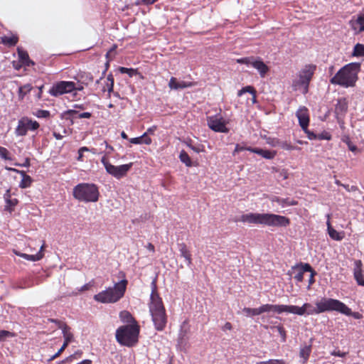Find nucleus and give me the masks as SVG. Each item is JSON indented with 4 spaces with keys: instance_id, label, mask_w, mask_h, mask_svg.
I'll use <instances>...</instances> for the list:
<instances>
[{
    "instance_id": "1",
    "label": "nucleus",
    "mask_w": 364,
    "mask_h": 364,
    "mask_svg": "<svg viewBox=\"0 0 364 364\" xmlns=\"http://www.w3.org/2000/svg\"><path fill=\"white\" fill-rule=\"evenodd\" d=\"M314 306L310 303H304L301 306L280 304L281 314L286 312L298 316L319 314L326 311H338L343 314H350V309L342 301L331 299L322 298L315 303Z\"/></svg>"
},
{
    "instance_id": "2",
    "label": "nucleus",
    "mask_w": 364,
    "mask_h": 364,
    "mask_svg": "<svg viewBox=\"0 0 364 364\" xmlns=\"http://www.w3.org/2000/svg\"><path fill=\"white\" fill-rule=\"evenodd\" d=\"M235 221L270 227L285 228L290 224V220L286 216L274 213H250L242 215L238 219H236Z\"/></svg>"
},
{
    "instance_id": "3",
    "label": "nucleus",
    "mask_w": 364,
    "mask_h": 364,
    "mask_svg": "<svg viewBox=\"0 0 364 364\" xmlns=\"http://www.w3.org/2000/svg\"><path fill=\"white\" fill-rule=\"evenodd\" d=\"M149 307L155 328L159 331H163L167 323V316L162 299L157 293L155 281L151 282V294Z\"/></svg>"
},
{
    "instance_id": "4",
    "label": "nucleus",
    "mask_w": 364,
    "mask_h": 364,
    "mask_svg": "<svg viewBox=\"0 0 364 364\" xmlns=\"http://www.w3.org/2000/svg\"><path fill=\"white\" fill-rule=\"evenodd\" d=\"M360 67V63H350L346 65L330 80L331 83L343 87H354L358 79V74Z\"/></svg>"
},
{
    "instance_id": "5",
    "label": "nucleus",
    "mask_w": 364,
    "mask_h": 364,
    "mask_svg": "<svg viewBox=\"0 0 364 364\" xmlns=\"http://www.w3.org/2000/svg\"><path fill=\"white\" fill-rule=\"evenodd\" d=\"M127 281L123 279L116 283L113 287H109L94 296V299L100 303H116L124 295Z\"/></svg>"
},
{
    "instance_id": "6",
    "label": "nucleus",
    "mask_w": 364,
    "mask_h": 364,
    "mask_svg": "<svg viewBox=\"0 0 364 364\" xmlns=\"http://www.w3.org/2000/svg\"><path fill=\"white\" fill-rule=\"evenodd\" d=\"M139 326L137 323L119 327L116 331L117 341L125 346H134L138 342Z\"/></svg>"
},
{
    "instance_id": "7",
    "label": "nucleus",
    "mask_w": 364,
    "mask_h": 364,
    "mask_svg": "<svg viewBox=\"0 0 364 364\" xmlns=\"http://www.w3.org/2000/svg\"><path fill=\"white\" fill-rule=\"evenodd\" d=\"M73 197L81 202H97L100 192L98 187L94 183H82L73 188Z\"/></svg>"
},
{
    "instance_id": "8",
    "label": "nucleus",
    "mask_w": 364,
    "mask_h": 364,
    "mask_svg": "<svg viewBox=\"0 0 364 364\" xmlns=\"http://www.w3.org/2000/svg\"><path fill=\"white\" fill-rule=\"evenodd\" d=\"M316 65H306L298 73L296 77L292 81L294 90H301L304 95L309 92V83L316 70Z\"/></svg>"
},
{
    "instance_id": "9",
    "label": "nucleus",
    "mask_w": 364,
    "mask_h": 364,
    "mask_svg": "<svg viewBox=\"0 0 364 364\" xmlns=\"http://www.w3.org/2000/svg\"><path fill=\"white\" fill-rule=\"evenodd\" d=\"M40 127L39 123L28 117H23L18 121V125L15 129V134L17 136H24L28 131L34 132Z\"/></svg>"
},
{
    "instance_id": "10",
    "label": "nucleus",
    "mask_w": 364,
    "mask_h": 364,
    "mask_svg": "<svg viewBox=\"0 0 364 364\" xmlns=\"http://www.w3.org/2000/svg\"><path fill=\"white\" fill-rule=\"evenodd\" d=\"M75 83L72 81H59L53 84L48 92L50 95L58 97L74 91Z\"/></svg>"
},
{
    "instance_id": "11",
    "label": "nucleus",
    "mask_w": 364,
    "mask_h": 364,
    "mask_svg": "<svg viewBox=\"0 0 364 364\" xmlns=\"http://www.w3.org/2000/svg\"><path fill=\"white\" fill-rule=\"evenodd\" d=\"M273 311L277 314H281L280 311V304H263L260 306L259 308H249L245 307L242 309V312L245 314L246 316H258L265 312Z\"/></svg>"
},
{
    "instance_id": "12",
    "label": "nucleus",
    "mask_w": 364,
    "mask_h": 364,
    "mask_svg": "<svg viewBox=\"0 0 364 364\" xmlns=\"http://www.w3.org/2000/svg\"><path fill=\"white\" fill-rule=\"evenodd\" d=\"M208 127L215 132L228 133L229 129L226 127V121L219 115L207 117Z\"/></svg>"
},
{
    "instance_id": "13",
    "label": "nucleus",
    "mask_w": 364,
    "mask_h": 364,
    "mask_svg": "<svg viewBox=\"0 0 364 364\" xmlns=\"http://www.w3.org/2000/svg\"><path fill=\"white\" fill-rule=\"evenodd\" d=\"M59 328L62 330V333L64 338V343H61V348L58 350V351L53 355L50 360H54L58 358L66 348L68 344L72 342L74 339V336L73 333L70 331V327H69L67 324L60 325Z\"/></svg>"
},
{
    "instance_id": "14",
    "label": "nucleus",
    "mask_w": 364,
    "mask_h": 364,
    "mask_svg": "<svg viewBox=\"0 0 364 364\" xmlns=\"http://www.w3.org/2000/svg\"><path fill=\"white\" fill-rule=\"evenodd\" d=\"M132 163L123 164L120 166H114L111 164L110 166L107 168V172L117 179H120L124 177L128 171L131 169Z\"/></svg>"
},
{
    "instance_id": "15",
    "label": "nucleus",
    "mask_w": 364,
    "mask_h": 364,
    "mask_svg": "<svg viewBox=\"0 0 364 364\" xmlns=\"http://www.w3.org/2000/svg\"><path fill=\"white\" fill-rule=\"evenodd\" d=\"M311 267L308 263H299L293 266L289 271V274L294 275V279L298 282H301L304 279V274L307 271H311Z\"/></svg>"
},
{
    "instance_id": "16",
    "label": "nucleus",
    "mask_w": 364,
    "mask_h": 364,
    "mask_svg": "<svg viewBox=\"0 0 364 364\" xmlns=\"http://www.w3.org/2000/svg\"><path fill=\"white\" fill-rule=\"evenodd\" d=\"M300 127L303 130H306L309 124V114L308 109L303 106L299 107L296 113Z\"/></svg>"
},
{
    "instance_id": "17",
    "label": "nucleus",
    "mask_w": 364,
    "mask_h": 364,
    "mask_svg": "<svg viewBox=\"0 0 364 364\" xmlns=\"http://www.w3.org/2000/svg\"><path fill=\"white\" fill-rule=\"evenodd\" d=\"M353 277L359 286L364 287V271L362 261L360 259L354 261Z\"/></svg>"
},
{
    "instance_id": "18",
    "label": "nucleus",
    "mask_w": 364,
    "mask_h": 364,
    "mask_svg": "<svg viewBox=\"0 0 364 364\" xmlns=\"http://www.w3.org/2000/svg\"><path fill=\"white\" fill-rule=\"evenodd\" d=\"M348 107V102L346 98L342 97L338 100L335 107V114L338 121L345 116Z\"/></svg>"
},
{
    "instance_id": "19",
    "label": "nucleus",
    "mask_w": 364,
    "mask_h": 364,
    "mask_svg": "<svg viewBox=\"0 0 364 364\" xmlns=\"http://www.w3.org/2000/svg\"><path fill=\"white\" fill-rule=\"evenodd\" d=\"M195 85L194 82H186V81H181L178 82L177 79L174 77H171L169 82H168V87L171 90H179V89H184L187 87H191Z\"/></svg>"
},
{
    "instance_id": "20",
    "label": "nucleus",
    "mask_w": 364,
    "mask_h": 364,
    "mask_svg": "<svg viewBox=\"0 0 364 364\" xmlns=\"http://www.w3.org/2000/svg\"><path fill=\"white\" fill-rule=\"evenodd\" d=\"M43 245L41 247V249L38 251V252H37L35 255H28V254H26V253H21L19 251L16 250H14V253L16 255L23 257L27 260L32 261V262H36V261H39L41 259L43 258Z\"/></svg>"
},
{
    "instance_id": "21",
    "label": "nucleus",
    "mask_w": 364,
    "mask_h": 364,
    "mask_svg": "<svg viewBox=\"0 0 364 364\" xmlns=\"http://www.w3.org/2000/svg\"><path fill=\"white\" fill-rule=\"evenodd\" d=\"M350 25L355 33L364 31V14L359 15L356 19L350 20Z\"/></svg>"
},
{
    "instance_id": "22",
    "label": "nucleus",
    "mask_w": 364,
    "mask_h": 364,
    "mask_svg": "<svg viewBox=\"0 0 364 364\" xmlns=\"http://www.w3.org/2000/svg\"><path fill=\"white\" fill-rule=\"evenodd\" d=\"M269 200L272 203H277L282 208H284L287 206L296 205L298 204V202L294 199H291L289 198H280V197H278L276 196H271L269 198Z\"/></svg>"
},
{
    "instance_id": "23",
    "label": "nucleus",
    "mask_w": 364,
    "mask_h": 364,
    "mask_svg": "<svg viewBox=\"0 0 364 364\" xmlns=\"http://www.w3.org/2000/svg\"><path fill=\"white\" fill-rule=\"evenodd\" d=\"M326 217L328 219L327 222H326V225H327V229H328V233L330 237L336 241L342 240L343 238L344 237L343 233L339 232L337 230H336L334 228H332L331 222H330L331 215L329 214H327Z\"/></svg>"
},
{
    "instance_id": "24",
    "label": "nucleus",
    "mask_w": 364,
    "mask_h": 364,
    "mask_svg": "<svg viewBox=\"0 0 364 364\" xmlns=\"http://www.w3.org/2000/svg\"><path fill=\"white\" fill-rule=\"evenodd\" d=\"M178 247L181 257L186 259L188 266H191L192 264L191 254L188 250L186 245L184 242H181L178 244Z\"/></svg>"
},
{
    "instance_id": "25",
    "label": "nucleus",
    "mask_w": 364,
    "mask_h": 364,
    "mask_svg": "<svg viewBox=\"0 0 364 364\" xmlns=\"http://www.w3.org/2000/svg\"><path fill=\"white\" fill-rule=\"evenodd\" d=\"M252 66L257 69L262 77H264L269 71L268 66L259 59H254Z\"/></svg>"
},
{
    "instance_id": "26",
    "label": "nucleus",
    "mask_w": 364,
    "mask_h": 364,
    "mask_svg": "<svg viewBox=\"0 0 364 364\" xmlns=\"http://www.w3.org/2000/svg\"><path fill=\"white\" fill-rule=\"evenodd\" d=\"M18 55L22 65L25 66H31L34 65V62L31 60L26 51L18 48Z\"/></svg>"
},
{
    "instance_id": "27",
    "label": "nucleus",
    "mask_w": 364,
    "mask_h": 364,
    "mask_svg": "<svg viewBox=\"0 0 364 364\" xmlns=\"http://www.w3.org/2000/svg\"><path fill=\"white\" fill-rule=\"evenodd\" d=\"M119 318L124 323H127L129 324L137 323L132 315L127 311H121L119 314Z\"/></svg>"
},
{
    "instance_id": "28",
    "label": "nucleus",
    "mask_w": 364,
    "mask_h": 364,
    "mask_svg": "<svg viewBox=\"0 0 364 364\" xmlns=\"http://www.w3.org/2000/svg\"><path fill=\"white\" fill-rule=\"evenodd\" d=\"M311 341L312 339L310 341V344L305 345L300 349L299 355L304 359V362H306L309 358L310 353L311 352Z\"/></svg>"
},
{
    "instance_id": "29",
    "label": "nucleus",
    "mask_w": 364,
    "mask_h": 364,
    "mask_svg": "<svg viewBox=\"0 0 364 364\" xmlns=\"http://www.w3.org/2000/svg\"><path fill=\"white\" fill-rule=\"evenodd\" d=\"M255 154L260 155L264 159H272L276 155V151L259 148L258 151H255Z\"/></svg>"
},
{
    "instance_id": "30",
    "label": "nucleus",
    "mask_w": 364,
    "mask_h": 364,
    "mask_svg": "<svg viewBox=\"0 0 364 364\" xmlns=\"http://www.w3.org/2000/svg\"><path fill=\"white\" fill-rule=\"evenodd\" d=\"M4 210L11 213L14 210V208L18 203V200L16 198H10L6 200Z\"/></svg>"
},
{
    "instance_id": "31",
    "label": "nucleus",
    "mask_w": 364,
    "mask_h": 364,
    "mask_svg": "<svg viewBox=\"0 0 364 364\" xmlns=\"http://www.w3.org/2000/svg\"><path fill=\"white\" fill-rule=\"evenodd\" d=\"M32 89V86L31 84H26L23 86H21L18 88V97L21 100H23L25 95L28 93Z\"/></svg>"
},
{
    "instance_id": "32",
    "label": "nucleus",
    "mask_w": 364,
    "mask_h": 364,
    "mask_svg": "<svg viewBox=\"0 0 364 364\" xmlns=\"http://www.w3.org/2000/svg\"><path fill=\"white\" fill-rule=\"evenodd\" d=\"M179 159L181 162L186 164V166H192V161L188 154L185 151H181L179 154Z\"/></svg>"
},
{
    "instance_id": "33",
    "label": "nucleus",
    "mask_w": 364,
    "mask_h": 364,
    "mask_svg": "<svg viewBox=\"0 0 364 364\" xmlns=\"http://www.w3.org/2000/svg\"><path fill=\"white\" fill-rule=\"evenodd\" d=\"M32 182H33V179L31 178V177L30 176H28V175L25 176L24 177L22 178V179L19 183V187L21 188H28L31 186Z\"/></svg>"
},
{
    "instance_id": "34",
    "label": "nucleus",
    "mask_w": 364,
    "mask_h": 364,
    "mask_svg": "<svg viewBox=\"0 0 364 364\" xmlns=\"http://www.w3.org/2000/svg\"><path fill=\"white\" fill-rule=\"evenodd\" d=\"M2 42L9 46H14L18 43L16 36H4L2 38Z\"/></svg>"
},
{
    "instance_id": "35",
    "label": "nucleus",
    "mask_w": 364,
    "mask_h": 364,
    "mask_svg": "<svg viewBox=\"0 0 364 364\" xmlns=\"http://www.w3.org/2000/svg\"><path fill=\"white\" fill-rule=\"evenodd\" d=\"M353 56H364V46L357 43L353 48Z\"/></svg>"
},
{
    "instance_id": "36",
    "label": "nucleus",
    "mask_w": 364,
    "mask_h": 364,
    "mask_svg": "<svg viewBox=\"0 0 364 364\" xmlns=\"http://www.w3.org/2000/svg\"><path fill=\"white\" fill-rule=\"evenodd\" d=\"M245 92H249V93L252 94L254 96V97H256V90L252 86H246V87H243L242 89H241L240 90H239L237 92V96L240 97Z\"/></svg>"
},
{
    "instance_id": "37",
    "label": "nucleus",
    "mask_w": 364,
    "mask_h": 364,
    "mask_svg": "<svg viewBox=\"0 0 364 364\" xmlns=\"http://www.w3.org/2000/svg\"><path fill=\"white\" fill-rule=\"evenodd\" d=\"M272 328L276 329L277 331L279 334L281 336L282 340L283 342H284L286 341V339H287L286 331L282 325L273 326V327H272Z\"/></svg>"
},
{
    "instance_id": "38",
    "label": "nucleus",
    "mask_w": 364,
    "mask_h": 364,
    "mask_svg": "<svg viewBox=\"0 0 364 364\" xmlns=\"http://www.w3.org/2000/svg\"><path fill=\"white\" fill-rule=\"evenodd\" d=\"M34 115L37 117L38 118H48L50 116V113L48 110L44 109H38L35 113Z\"/></svg>"
},
{
    "instance_id": "39",
    "label": "nucleus",
    "mask_w": 364,
    "mask_h": 364,
    "mask_svg": "<svg viewBox=\"0 0 364 364\" xmlns=\"http://www.w3.org/2000/svg\"><path fill=\"white\" fill-rule=\"evenodd\" d=\"M280 146L282 149H283L284 150H288V151L300 149L299 147L294 146L291 144L287 143V141L282 142L280 144Z\"/></svg>"
},
{
    "instance_id": "40",
    "label": "nucleus",
    "mask_w": 364,
    "mask_h": 364,
    "mask_svg": "<svg viewBox=\"0 0 364 364\" xmlns=\"http://www.w3.org/2000/svg\"><path fill=\"white\" fill-rule=\"evenodd\" d=\"M184 143L186 144V146H188L189 148H191L193 151L196 153H200L202 151L200 146H193L192 144V140L190 139L184 141Z\"/></svg>"
},
{
    "instance_id": "41",
    "label": "nucleus",
    "mask_w": 364,
    "mask_h": 364,
    "mask_svg": "<svg viewBox=\"0 0 364 364\" xmlns=\"http://www.w3.org/2000/svg\"><path fill=\"white\" fill-rule=\"evenodd\" d=\"M254 57L242 58L237 60V62L240 64L251 65L253 63Z\"/></svg>"
},
{
    "instance_id": "42",
    "label": "nucleus",
    "mask_w": 364,
    "mask_h": 364,
    "mask_svg": "<svg viewBox=\"0 0 364 364\" xmlns=\"http://www.w3.org/2000/svg\"><path fill=\"white\" fill-rule=\"evenodd\" d=\"M14 335L11 332L6 330L0 331V341H5L9 337H12Z\"/></svg>"
},
{
    "instance_id": "43",
    "label": "nucleus",
    "mask_w": 364,
    "mask_h": 364,
    "mask_svg": "<svg viewBox=\"0 0 364 364\" xmlns=\"http://www.w3.org/2000/svg\"><path fill=\"white\" fill-rule=\"evenodd\" d=\"M0 157L5 160H11L9 151L2 146H0Z\"/></svg>"
},
{
    "instance_id": "44",
    "label": "nucleus",
    "mask_w": 364,
    "mask_h": 364,
    "mask_svg": "<svg viewBox=\"0 0 364 364\" xmlns=\"http://www.w3.org/2000/svg\"><path fill=\"white\" fill-rule=\"evenodd\" d=\"M119 71L121 72V73L128 74L130 77L133 76L134 74L137 73L136 70L133 68H127L124 67H120Z\"/></svg>"
},
{
    "instance_id": "45",
    "label": "nucleus",
    "mask_w": 364,
    "mask_h": 364,
    "mask_svg": "<svg viewBox=\"0 0 364 364\" xmlns=\"http://www.w3.org/2000/svg\"><path fill=\"white\" fill-rule=\"evenodd\" d=\"M89 148L87 146H82L78 150V156L77 158V161H83V153L85 151H88Z\"/></svg>"
},
{
    "instance_id": "46",
    "label": "nucleus",
    "mask_w": 364,
    "mask_h": 364,
    "mask_svg": "<svg viewBox=\"0 0 364 364\" xmlns=\"http://www.w3.org/2000/svg\"><path fill=\"white\" fill-rule=\"evenodd\" d=\"M308 272L311 273L310 277L309 279V287H308V289H310V286L312 285L315 282L314 277H315V275H316L317 273L314 269H313L312 267H311V270L308 271Z\"/></svg>"
},
{
    "instance_id": "47",
    "label": "nucleus",
    "mask_w": 364,
    "mask_h": 364,
    "mask_svg": "<svg viewBox=\"0 0 364 364\" xmlns=\"http://www.w3.org/2000/svg\"><path fill=\"white\" fill-rule=\"evenodd\" d=\"M82 354V352L81 350H77L74 354L68 356L65 359V361H70L73 359L78 358L81 357Z\"/></svg>"
},
{
    "instance_id": "48",
    "label": "nucleus",
    "mask_w": 364,
    "mask_h": 364,
    "mask_svg": "<svg viewBox=\"0 0 364 364\" xmlns=\"http://www.w3.org/2000/svg\"><path fill=\"white\" fill-rule=\"evenodd\" d=\"M141 140H142V144H145L146 145H149L151 144V139L150 137L148 136V134H146V133H144L141 136Z\"/></svg>"
},
{
    "instance_id": "49",
    "label": "nucleus",
    "mask_w": 364,
    "mask_h": 364,
    "mask_svg": "<svg viewBox=\"0 0 364 364\" xmlns=\"http://www.w3.org/2000/svg\"><path fill=\"white\" fill-rule=\"evenodd\" d=\"M101 163L104 165L105 170L107 171V168L111 165L108 160V155L105 154L101 159Z\"/></svg>"
},
{
    "instance_id": "50",
    "label": "nucleus",
    "mask_w": 364,
    "mask_h": 364,
    "mask_svg": "<svg viewBox=\"0 0 364 364\" xmlns=\"http://www.w3.org/2000/svg\"><path fill=\"white\" fill-rule=\"evenodd\" d=\"M304 131L307 134V136H308L309 139L313 140V139H318V136H317V135L316 134H314V132L309 131L308 129V127L306 128V130H304Z\"/></svg>"
},
{
    "instance_id": "51",
    "label": "nucleus",
    "mask_w": 364,
    "mask_h": 364,
    "mask_svg": "<svg viewBox=\"0 0 364 364\" xmlns=\"http://www.w3.org/2000/svg\"><path fill=\"white\" fill-rule=\"evenodd\" d=\"M102 144H105L107 151L105 152L106 155H110L114 151V149L111 145L108 144L107 141H104Z\"/></svg>"
},
{
    "instance_id": "52",
    "label": "nucleus",
    "mask_w": 364,
    "mask_h": 364,
    "mask_svg": "<svg viewBox=\"0 0 364 364\" xmlns=\"http://www.w3.org/2000/svg\"><path fill=\"white\" fill-rule=\"evenodd\" d=\"M260 364H287L282 360H269L267 362H262Z\"/></svg>"
},
{
    "instance_id": "53",
    "label": "nucleus",
    "mask_w": 364,
    "mask_h": 364,
    "mask_svg": "<svg viewBox=\"0 0 364 364\" xmlns=\"http://www.w3.org/2000/svg\"><path fill=\"white\" fill-rule=\"evenodd\" d=\"M245 149H246V146H242V145L239 144H237L235 145V149H234V151H233L232 154L235 155L236 153H238V152H240L242 151H244V150H245Z\"/></svg>"
},
{
    "instance_id": "54",
    "label": "nucleus",
    "mask_w": 364,
    "mask_h": 364,
    "mask_svg": "<svg viewBox=\"0 0 364 364\" xmlns=\"http://www.w3.org/2000/svg\"><path fill=\"white\" fill-rule=\"evenodd\" d=\"M331 354L332 355H334V356H338V357H341V358H343L346 356V353L345 352H341L339 350H334L333 351H332L331 353Z\"/></svg>"
},
{
    "instance_id": "55",
    "label": "nucleus",
    "mask_w": 364,
    "mask_h": 364,
    "mask_svg": "<svg viewBox=\"0 0 364 364\" xmlns=\"http://www.w3.org/2000/svg\"><path fill=\"white\" fill-rule=\"evenodd\" d=\"M129 141L132 144H142V140H141V136L135 137V138H131V139H129Z\"/></svg>"
},
{
    "instance_id": "56",
    "label": "nucleus",
    "mask_w": 364,
    "mask_h": 364,
    "mask_svg": "<svg viewBox=\"0 0 364 364\" xmlns=\"http://www.w3.org/2000/svg\"><path fill=\"white\" fill-rule=\"evenodd\" d=\"M343 187L348 192L356 191L358 190V187L355 186H349V185H343Z\"/></svg>"
},
{
    "instance_id": "57",
    "label": "nucleus",
    "mask_w": 364,
    "mask_h": 364,
    "mask_svg": "<svg viewBox=\"0 0 364 364\" xmlns=\"http://www.w3.org/2000/svg\"><path fill=\"white\" fill-rule=\"evenodd\" d=\"M6 169L19 173L22 176V178L24 177L25 176H27L24 171L18 170L13 168H6Z\"/></svg>"
},
{
    "instance_id": "58",
    "label": "nucleus",
    "mask_w": 364,
    "mask_h": 364,
    "mask_svg": "<svg viewBox=\"0 0 364 364\" xmlns=\"http://www.w3.org/2000/svg\"><path fill=\"white\" fill-rule=\"evenodd\" d=\"M91 116H92V114L90 112H82L79 114L78 117L80 119H82V118L89 119L91 117Z\"/></svg>"
},
{
    "instance_id": "59",
    "label": "nucleus",
    "mask_w": 364,
    "mask_h": 364,
    "mask_svg": "<svg viewBox=\"0 0 364 364\" xmlns=\"http://www.w3.org/2000/svg\"><path fill=\"white\" fill-rule=\"evenodd\" d=\"M91 287L90 283L85 284L82 287H80V289L78 290L79 291H85L88 290Z\"/></svg>"
},
{
    "instance_id": "60",
    "label": "nucleus",
    "mask_w": 364,
    "mask_h": 364,
    "mask_svg": "<svg viewBox=\"0 0 364 364\" xmlns=\"http://www.w3.org/2000/svg\"><path fill=\"white\" fill-rule=\"evenodd\" d=\"M156 129V126H153V127L149 128L145 133H146V134H154Z\"/></svg>"
},
{
    "instance_id": "61",
    "label": "nucleus",
    "mask_w": 364,
    "mask_h": 364,
    "mask_svg": "<svg viewBox=\"0 0 364 364\" xmlns=\"http://www.w3.org/2000/svg\"><path fill=\"white\" fill-rule=\"evenodd\" d=\"M232 328V324L230 322H226L225 324L223 326L222 329L223 331L231 330Z\"/></svg>"
},
{
    "instance_id": "62",
    "label": "nucleus",
    "mask_w": 364,
    "mask_h": 364,
    "mask_svg": "<svg viewBox=\"0 0 364 364\" xmlns=\"http://www.w3.org/2000/svg\"><path fill=\"white\" fill-rule=\"evenodd\" d=\"M4 198L5 200L11 198V190L7 189L6 193L4 194Z\"/></svg>"
},
{
    "instance_id": "63",
    "label": "nucleus",
    "mask_w": 364,
    "mask_h": 364,
    "mask_svg": "<svg viewBox=\"0 0 364 364\" xmlns=\"http://www.w3.org/2000/svg\"><path fill=\"white\" fill-rule=\"evenodd\" d=\"M346 316H353L354 318H360V314L359 313H357V312H353L351 310H350V314H346Z\"/></svg>"
},
{
    "instance_id": "64",
    "label": "nucleus",
    "mask_w": 364,
    "mask_h": 364,
    "mask_svg": "<svg viewBox=\"0 0 364 364\" xmlns=\"http://www.w3.org/2000/svg\"><path fill=\"white\" fill-rule=\"evenodd\" d=\"M107 82L109 84H114V77L112 74H109L107 77Z\"/></svg>"
}]
</instances>
